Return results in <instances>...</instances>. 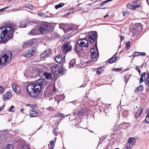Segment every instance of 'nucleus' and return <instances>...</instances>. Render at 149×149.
Returning a JSON list of instances; mask_svg holds the SVG:
<instances>
[{
	"label": "nucleus",
	"mask_w": 149,
	"mask_h": 149,
	"mask_svg": "<svg viewBox=\"0 0 149 149\" xmlns=\"http://www.w3.org/2000/svg\"><path fill=\"white\" fill-rule=\"evenodd\" d=\"M45 81L43 79H39L33 83L29 84L27 87L28 93L32 97L38 96L42 88L46 85Z\"/></svg>",
	"instance_id": "f257e3e1"
},
{
	"label": "nucleus",
	"mask_w": 149,
	"mask_h": 149,
	"mask_svg": "<svg viewBox=\"0 0 149 149\" xmlns=\"http://www.w3.org/2000/svg\"><path fill=\"white\" fill-rule=\"evenodd\" d=\"M15 29V25L12 24L9 26L2 27L0 28V42L6 43L13 37V33Z\"/></svg>",
	"instance_id": "f03ea898"
},
{
	"label": "nucleus",
	"mask_w": 149,
	"mask_h": 149,
	"mask_svg": "<svg viewBox=\"0 0 149 149\" xmlns=\"http://www.w3.org/2000/svg\"><path fill=\"white\" fill-rule=\"evenodd\" d=\"M88 45V41L86 38H80L77 40V44L75 47V51L79 57L83 56L84 53L82 50V47H87Z\"/></svg>",
	"instance_id": "7ed1b4c3"
},
{
	"label": "nucleus",
	"mask_w": 149,
	"mask_h": 149,
	"mask_svg": "<svg viewBox=\"0 0 149 149\" xmlns=\"http://www.w3.org/2000/svg\"><path fill=\"white\" fill-rule=\"evenodd\" d=\"M50 67L52 72L54 74L59 73L63 75L64 73V69L63 68V66H60L58 64H52L50 65Z\"/></svg>",
	"instance_id": "20e7f679"
},
{
	"label": "nucleus",
	"mask_w": 149,
	"mask_h": 149,
	"mask_svg": "<svg viewBox=\"0 0 149 149\" xmlns=\"http://www.w3.org/2000/svg\"><path fill=\"white\" fill-rule=\"evenodd\" d=\"M87 38H88L90 43H95L94 45H97V34L96 32L91 31L89 32Z\"/></svg>",
	"instance_id": "39448f33"
},
{
	"label": "nucleus",
	"mask_w": 149,
	"mask_h": 149,
	"mask_svg": "<svg viewBox=\"0 0 149 149\" xmlns=\"http://www.w3.org/2000/svg\"><path fill=\"white\" fill-rule=\"evenodd\" d=\"M51 29L50 25L45 23L41 24L38 29V31L42 33L49 32Z\"/></svg>",
	"instance_id": "423d86ee"
},
{
	"label": "nucleus",
	"mask_w": 149,
	"mask_h": 149,
	"mask_svg": "<svg viewBox=\"0 0 149 149\" xmlns=\"http://www.w3.org/2000/svg\"><path fill=\"white\" fill-rule=\"evenodd\" d=\"M70 42L69 43L65 42L62 47V51L65 54H66L68 52L71 51L72 50V46L70 44Z\"/></svg>",
	"instance_id": "0eeeda50"
},
{
	"label": "nucleus",
	"mask_w": 149,
	"mask_h": 149,
	"mask_svg": "<svg viewBox=\"0 0 149 149\" xmlns=\"http://www.w3.org/2000/svg\"><path fill=\"white\" fill-rule=\"evenodd\" d=\"M36 52V50L34 49H30L26 51L24 54L23 55L26 57H29L35 54Z\"/></svg>",
	"instance_id": "6e6552de"
},
{
	"label": "nucleus",
	"mask_w": 149,
	"mask_h": 149,
	"mask_svg": "<svg viewBox=\"0 0 149 149\" xmlns=\"http://www.w3.org/2000/svg\"><path fill=\"white\" fill-rule=\"evenodd\" d=\"M43 76L47 80H51L52 79V74L46 72L43 74Z\"/></svg>",
	"instance_id": "1a4fd4ad"
},
{
	"label": "nucleus",
	"mask_w": 149,
	"mask_h": 149,
	"mask_svg": "<svg viewBox=\"0 0 149 149\" xmlns=\"http://www.w3.org/2000/svg\"><path fill=\"white\" fill-rule=\"evenodd\" d=\"M90 52L92 58H97L98 56V54L97 52L94 51V49H91L90 50Z\"/></svg>",
	"instance_id": "9d476101"
},
{
	"label": "nucleus",
	"mask_w": 149,
	"mask_h": 149,
	"mask_svg": "<svg viewBox=\"0 0 149 149\" xmlns=\"http://www.w3.org/2000/svg\"><path fill=\"white\" fill-rule=\"evenodd\" d=\"M146 55V53L145 52H134L132 55V56L134 57L136 56H145Z\"/></svg>",
	"instance_id": "9b49d317"
},
{
	"label": "nucleus",
	"mask_w": 149,
	"mask_h": 149,
	"mask_svg": "<svg viewBox=\"0 0 149 149\" xmlns=\"http://www.w3.org/2000/svg\"><path fill=\"white\" fill-rule=\"evenodd\" d=\"M118 57H117L116 56V54H115L112 57L109 59L108 61L109 63H112L115 62L116 60H118Z\"/></svg>",
	"instance_id": "f8f14e48"
},
{
	"label": "nucleus",
	"mask_w": 149,
	"mask_h": 149,
	"mask_svg": "<svg viewBox=\"0 0 149 149\" xmlns=\"http://www.w3.org/2000/svg\"><path fill=\"white\" fill-rule=\"evenodd\" d=\"M14 91L17 94L19 93L20 91V89L19 86L17 85L12 86Z\"/></svg>",
	"instance_id": "ddd939ff"
},
{
	"label": "nucleus",
	"mask_w": 149,
	"mask_h": 149,
	"mask_svg": "<svg viewBox=\"0 0 149 149\" xmlns=\"http://www.w3.org/2000/svg\"><path fill=\"white\" fill-rule=\"evenodd\" d=\"M136 140L135 138L133 137L129 138L128 140V143L132 145H134L135 142Z\"/></svg>",
	"instance_id": "4468645a"
},
{
	"label": "nucleus",
	"mask_w": 149,
	"mask_h": 149,
	"mask_svg": "<svg viewBox=\"0 0 149 149\" xmlns=\"http://www.w3.org/2000/svg\"><path fill=\"white\" fill-rule=\"evenodd\" d=\"M34 43L35 42H32L31 40L29 42H26L23 45V47L24 48L25 47L31 46L33 45Z\"/></svg>",
	"instance_id": "2eb2a0df"
},
{
	"label": "nucleus",
	"mask_w": 149,
	"mask_h": 149,
	"mask_svg": "<svg viewBox=\"0 0 149 149\" xmlns=\"http://www.w3.org/2000/svg\"><path fill=\"white\" fill-rule=\"evenodd\" d=\"M144 81L146 84L149 85V74H146Z\"/></svg>",
	"instance_id": "dca6fc26"
},
{
	"label": "nucleus",
	"mask_w": 149,
	"mask_h": 149,
	"mask_svg": "<svg viewBox=\"0 0 149 149\" xmlns=\"http://www.w3.org/2000/svg\"><path fill=\"white\" fill-rule=\"evenodd\" d=\"M63 60V57L60 55H57L55 58L56 61L57 63H60Z\"/></svg>",
	"instance_id": "f3484780"
},
{
	"label": "nucleus",
	"mask_w": 149,
	"mask_h": 149,
	"mask_svg": "<svg viewBox=\"0 0 149 149\" xmlns=\"http://www.w3.org/2000/svg\"><path fill=\"white\" fill-rule=\"evenodd\" d=\"M127 8H129L130 9H133V10H134L139 7V5H136L133 6L130 3H128L127 4Z\"/></svg>",
	"instance_id": "a211bd4d"
},
{
	"label": "nucleus",
	"mask_w": 149,
	"mask_h": 149,
	"mask_svg": "<svg viewBox=\"0 0 149 149\" xmlns=\"http://www.w3.org/2000/svg\"><path fill=\"white\" fill-rule=\"evenodd\" d=\"M39 115V113L38 112L34 111H31L30 113V116L31 117H36Z\"/></svg>",
	"instance_id": "6ab92c4d"
},
{
	"label": "nucleus",
	"mask_w": 149,
	"mask_h": 149,
	"mask_svg": "<svg viewBox=\"0 0 149 149\" xmlns=\"http://www.w3.org/2000/svg\"><path fill=\"white\" fill-rule=\"evenodd\" d=\"M29 34H31L32 35H36L38 34L37 33V30H36L34 29H33L29 32Z\"/></svg>",
	"instance_id": "aec40b11"
},
{
	"label": "nucleus",
	"mask_w": 149,
	"mask_h": 149,
	"mask_svg": "<svg viewBox=\"0 0 149 149\" xmlns=\"http://www.w3.org/2000/svg\"><path fill=\"white\" fill-rule=\"evenodd\" d=\"M11 93L9 92H7L6 95L3 96L4 99H9L11 97Z\"/></svg>",
	"instance_id": "412c9836"
},
{
	"label": "nucleus",
	"mask_w": 149,
	"mask_h": 149,
	"mask_svg": "<svg viewBox=\"0 0 149 149\" xmlns=\"http://www.w3.org/2000/svg\"><path fill=\"white\" fill-rule=\"evenodd\" d=\"M143 90L142 86H140L136 88L134 91L135 93H137L139 91H142Z\"/></svg>",
	"instance_id": "4be33fe9"
},
{
	"label": "nucleus",
	"mask_w": 149,
	"mask_h": 149,
	"mask_svg": "<svg viewBox=\"0 0 149 149\" xmlns=\"http://www.w3.org/2000/svg\"><path fill=\"white\" fill-rule=\"evenodd\" d=\"M74 65V60L72 59L69 63V68H73Z\"/></svg>",
	"instance_id": "5701e85b"
},
{
	"label": "nucleus",
	"mask_w": 149,
	"mask_h": 149,
	"mask_svg": "<svg viewBox=\"0 0 149 149\" xmlns=\"http://www.w3.org/2000/svg\"><path fill=\"white\" fill-rule=\"evenodd\" d=\"M146 73L145 72H143L142 73L141 75V77L140 79V81H139V83H142L143 82V77H145L146 76Z\"/></svg>",
	"instance_id": "b1692460"
},
{
	"label": "nucleus",
	"mask_w": 149,
	"mask_h": 149,
	"mask_svg": "<svg viewBox=\"0 0 149 149\" xmlns=\"http://www.w3.org/2000/svg\"><path fill=\"white\" fill-rule=\"evenodd\" d=\"M103 68V67L98 68L97 70V73L98 74H101L104 70Z\"/></svg>",
	"instance_id": "393cba45"
},
{
	"label": "nucleus",
	"mask_w": 149,
	"mask_h": 149,
	"mask_svg": "<svg viewBox=\"0 0 149 149\" xmlns=\"http://www.w3.org/2000/svg\"><path fill=\"white\" fill-rule=\"evenodd\" d=\"M64 4L63 3H61L58 4L55 6V8L56 9H57L60 8L62 7L63 6H64Z\"/></svg>",
	"instance_id": "a878e982"
},
{
	"label": "nucleus",
	"mask_w": 149,
	"mask_h": 149,
	"mask_svg": "<svg viewBox=\"0 0 149 149\" xmlns=\"http://www.w3.org/2000/svg\"><path fill=\"white\" fill-rule=\"evenodd\" d=\"M51 52V49H46L43 53V55H45V56H47L50 54Z\"/></svg>",
	"instance_id": "bb28decb"
},
{
	"label": "nucleus",
	"mask_w": 149,
	"mask_h": 149,
	"mask_svg": "<svg viewBox=\"0 0 149 149\" xmlns=\"http://www.w3.org/2000/svg\"><path fill=\"white\" fill-rule=\"evenodd\" d=\"M25 7L30 10H32L33 8V5L29 4H26L25 6Z\"/></svg>",
	"instance_id": "cd10ccee"
},
{
	"label": "nucleus",
	"mask_w": 149,
	"mask_h": 149,
	"mask_svg": "<svg viewBox=\"0 0 149 149\" xmlns=\"http://www.w3.org/2000/svg\"><path fill=\"white\" fill-rule=\"evenodd\" d=\"M147 112L148 113V115L145 119V121L146 123H149V108Z\"/></svg>",
	"instance_id": "c85d7f7f"
},
{
	"label": "nucleus",
	"mask_w": 149,
	"mask_h": 149,
	"mask_svg": "<svg viewBox=\"0 0 149 149\" xmlns=\"http://www.w3.org/2000/svg\"><path fill=\"white\" fill-rule=\"evenodd\" d=\"M38 15L39 16H41L42 17H47V15L45 14L40 11H39L38 12Z\"/></svg>",
	"instance_id": "c756f323"
},
{
	"label": "nucleus",
	"mask_w": 149,
	"mask_h": 149,
	"mask_svg": "<svg viewBox=\"0 0 149 149\" xmlns=\"http://www.w3.org/2000/svg\"><path fill=\"white\" fill-rule=\"evenodd\" d=\"M55 117H61L62 118H64V114H62V113L58 112L55 115Z\"/></svg>",
	"instance_id": "7c9ffc66"
},
{
	"label": "nucleus",
	"mask_w": 149,
	"mask_h": 149,
	"mask_svg": "<svg viewBox=\"0 0 149 149\" xmlns=\"http://www.w3.org/2000/svg\"><path fill=\"white\" fill-rule=\"evenodd\" d=\"M50 146L49 147V149H53L54 147V142L53 141H51L50 142Z\"/></svg>",
	"instance_id": "2f4dec72"
},
{
	"label": "nucleus",
	"mask_w": 149,
	"mask_h": 149,
	"mask_svg": "<svg viewBox=\"0 0 149 149\" xmlns=\"http://www.w3.org/2000/svg\"><path fill=\"white\" fill-rule=\"evenodd\" d=\"M124 149H131L130 146L128 143H126Z\"/></svg>",
	"instance_id": "473e14b6"
},
{
	"label": "nucleus",
	"mask_w": 149,
	"mask_h": 149,
	"mask_svg": "<svg viewBox=\"0 0 149 149\" xmlns=\"http://www.w3.org/2000/svg\"><path fill=\"white\" fill-rule=\"evenodd\" d=\"M130 125L129 123H123L122 124V126L124 128H126L130 126Z\"/></svg>",
	"instance_id": "72a5a7b5"
},
{
	"label": "nucleus",
	"mask_w": 149,
	"mask_h": 149,
	"mask_svg": "<svg viewBox=\"0 0 149 149\" xmlns=\"http://www.w3.org/2000/svg\"><path fill=\"white\" fill-rule=\"evenodd\" d=\"M142 110L143 108L142 107H140L137 110L136 113H137V114H139V115H140L142 111Z\"/></svg>",
	"instance_id": "f704fd0d"
},
{
	"label": "nucleus",
	"mask_w": 149,
	"mask_h": 149,
	"mask_svg": "<svg viewBox=\"0 0 149 149\" xmlns=\"http://www.w3.org/2000/svg\"><path fill=\"white\" fill-rule=\"evenodd\" d=\"M120 127L118 126H115L113 127V132H115L119 130Z\"/></svg>",
	"instance_id": "c9c22d12"
},
{
	"label": "nucleus",
	"mask_w": 149,
	"mask_h": 149,
	"mask_svg": "<svg viewBox=\"0 0 149 149\" xmlns=\"http://www.w3.org/2000/svg\"><path fill=\"white\" fill-rule=\"evenodd\" d=\"M13 146L11 144H9L6 147L5 149H12L13 148Z\"/></svg>",
	"instance_id": "e433bc0d"
},
{
	"label": "nucleus",
	"mask_w": 149,
	"mask_h": 149,
	"mask_svg": "<svg viewBox=\"0 0 149 149\" xmlns=\"http://www.w3.org/2000/svg\"><path fill=\"white\" fill-rule=\"evenodd\" d=\"M110 2L109 0H107L105 1H104L102 2V3H100V5L101 6H103L106 3H108V2Z\"/></svg>",
	"instance_id": "4c0bfd02"
},
{
	"label": "nucleus",
	"mask_w": 149,
	"mask_h": 149,
	"mask_svg": "<svg viewBox=\"0 0 149 149\" xmlns=\"http://www.w3.org/2000/svg\"><path fill=\"white\" fill-rule=\"evenodd\" d=\"M59 27L61 29L64 28L65 29L66 26H65L64 24L61 23L60 24Z\"/></svg>",
	"instance_id": "58836bf2"
},
{
	"label": "nucleus",
	"mask_w": 149,
	"mask_h": 149,
	"mask_svg": "<svg viewBox=\"0 0 149 149\" xmlns=\"http://www.w3.org/2000/svg\"><path fill=\"white\" fill-rule=\"evenodd\" d=\"M137 2L138 1L137 0H134L132 1V4L134 5H135L137 4Z\"/></svg>",
	"instance_id": "ea45409f"
},
{
	"label": "nucleus",
	"mask_w": 149,
	"mask_h": 149,
	"mask_svg": "<svg viewBox=\"0 0 149 149\" xmlns=\"http://www.w3.org/2000/svg\"><path fill=\"white\" fill-rule=\"evenodd\" d=\"M14 108V107L13 106H11V107L9 108V111H11V112H13L14 111L12 110V109H13Z\"/></svg>",
	"instance_id": "a19ab883"
},
{
	"label": "nucleus",
	"mask_w": 149,
	"mask_h": 149,
	"mask_svg": "<svg viewBox=\"0 0 149 149\" xmlns=\"http://www.w3.org/2000/svg\"><path fill=\"white\" fill-rule=\"evenodd\" d=\"M53 133L55 135H57V131L56 129H54L53 130Z\"/></svg>",
	"instance_id": "79ce46f5"
},
{
	"label": "nucleus",
	"mask_w": 149,
	"mask_h": 149,
	"mask_svg": "<svg viewBox=\"0 0 149 149\" xmlns=\"http://www.w3.org/2000/svg\"><path fill=\"white\" fill-rule=\"evenodd\" d=\"M66 39H67L66 38H65L64 37H62L61 38V41L62 42V41H65L66 40Z\"/></svg>",
	"instance_id": "37998d69"
},
{
	"label": "nucleus",
	"mask_w": 149,
	"mask_h": 149,
	"mask_svg": "<svg viewBox=\"0 0 149 149\" xmlns=\"http://www.w3.org/2000/svg\"><path fill=\"white\" fill-rule=\"evenodd\" d=\"M75 114H76L78 116H79L81 114V111L80 110L78 112L77 111L76 112H75Z\"/></svg>",
	"instance_id": "c03bdc74"
},
{
	"label": "nucleus",
	"mask_w": 149,
	"mask_h": 149,
	"mask_svg": "<svg viewBox=\"0 0 149 149\" xmlns=\"http://www.w3.org/2000/svg\"><path fill=\"white\" fill-rule=\"evenodd\" d=\"M4 89L3 87L0 86V93H3V91Z\"/></svg>",
	"instance_id": "a18cd8bd"
},
{
	"label": "nucleus",
	"mask_w": 149,
	"mask_h": 149,
	"mask_svg": "<svg viewBox=\"0 0 149 149\" xmlns=\"http://www.w3.org/2000/svg\"><path fill=\"white\" fill-rule=\"evenodd\" d=\"M22 149H30V148L27 146H24L22 147Z\"/></svg>",
	"instance_id": "49530a36"
},
{
	"label": "nucleus",
	"mask_w": 149,
	"mask_h": 149,
	"mask_svg": "<svg viewBox=\"0 0 149 149\" xmlns=\"http://www.w3.org/2000/svg\"><path fill=\"white\" fill-rule=\"evenodd\" d=\"M114 69V70L115 71H120L121 70V68H116Z\"/></svg>",
	"instance_id": "de8ad7c7"
},
{
	"label": "nucleus",
	"mask_w": 149,
	"mask_h": 149,
	"mask_svg": "<svg viewBox=\"0 0 149 149\" xmlns=\"http://www.w3.org/2000/svg\"><path fill=\"white\" fill-rule=\"evenodd\" d=\"M130 41H128L126 42V46L127 47H129L130 46Z\"/></svg>",
	"instance_id": "09e8293b"
},
{
	"label": "nucleus",
	"mask_w": 149,
	"mask_h": 149,
	"mask_svg": "<svg viewBox=\"0 0 149 149\" xmlns=\"http://www.w3.org/2000/svg\"><path fill=\"white\" fill-rule=\"evenodd\" d=\"M93 60H92V59H91V60H89L87 62L88 63H92L93 61Z\"/></svg>",
	"instance_id": "8fccbe9b"
},
{
	"label": "nucleus",
	"mask_w": 149,
	"mask_h": 149,
	"mask_svg": "<svg viewBox=\"0 0 149 149\" xmlns=\"http://www.w3.org/2000/svg\"><path fill=\"white\" fill-rule=\"evenodd\" d=\"M128 13V12L127 11H126L125 12H123V16H125Z\"/></svg>",
	"instance_id": "3c124183"
},
{
	"label": "nucleus",
	"mask_w": 149,
	"mask_h": 149,
	"mask_svg": "<svg viewBox=\"0 0 149 149\" xmlns=\"http://www.w3.org/2000/svg\"><path fill=\"white\" fill-rule=\"evenodd\" d=\"M81 64H79L78 65V64H77L76 65V66L77 67V68H81L82 67V66H81Z\"/></svg>",
	"instance_id": "603ef678"
},
{
	"label": "nucleus",
	"mask_w": 149,
	"mask_h": 149,
	"mask_svg": "<svg viewBox=\"0 0 149 149\" xmlns=\"http://www.w3.org/2000/svg\"><path fill=\"white\" fill-rule=\"evenodd\" d=\"M48 90H49L48 89H47L46 88L45 91V95H48V94H47V92L48 91Z\"/></svg>",
	"instance_id": "864d4df0"
},
{
	"label": "nucleus",
	"mask_w": 149,
	"mask_h": 149,
	"mask_svg": "<svg viewBox=\"0 0 149 149\" xmlns=\"http://www.w3.org/2000/svg\"><path fill=\"white\" fill-rule=\"evenodd\" d=\"M70 14V13L69 12H68V13H67L66 14H65L64 15V17H66L68 15H69Z\"/></svg>",
	"instance_id": "5fc2aeb1"
},
{
	"label": "nucleus",
	"mask_w": 149,
	"mask_h": 149,
	"mask_svg": "<svg viewBox=\"0 0 149 149\" xmlns=\"http://www.w3.org/2000/svg\"><path fill=\"white\" fill-rule=\"evenodd\" d=\"M125 38V37L123 36H121L120 37V39L121 41L123 40Z\"/></svg>",
	"instance_id": "6e6d98bb"
},
{
	"label": "nucleus",
	"mask_w": 149,
	"mask_h": 149,
	"mask_svg": "<svg viewBox=\"0 0 149 149\" xmlns=\"http://www.w3.org/2000/svg\"><path fill=\"white\" fill-rule=\"evenodd\" d=\"M140 115H139V114H137V113H136L135 116L136 118H137L140 116Z\"/></svg>",
	"instance_id": "4d7b16f0"
},
{
	"label": "nucleus",
	"mask_w": 149,
	"mask_h": 149,
	"mask_svg": "<svg viewBox=\"0 0 149 149\" xmlns=\"http://www.w3.org/2000/svg\"><path fill=\"white\" fill-rule=\"evenodd\" d=\"M20 10V9L19 8L18 9H13L12 10H13L14 11H17V10Z\"/></svg>",
	"instance_id": "13d9d810"
},
{
	"label": "nucleus",
	"mask_w": 149,
	"mask_h": 149,
	"mask_svg": "<svg viewBox=\"0 0 149 149\" xmlns=\"http://www.w3.org/2000/svg\"><path fill=\"white\" fill-rule=\"evenodd\" d=\"M124 80H125V81L126 84L127 83V79L126 78V77H124Z\"/></svg>",
	"instance_id": "bf43d9fd"
},
{
	"label": "nucleus",
	"mask_w": 149,
	"mask_h": 149,
	"mask_svg": "<svg viewBox=\"0 0 149 149\" xmlns=\"http://www.w3.org/2000/svg\"><path fill=\"white\" fill-rule=\"evenodd\" d=\"M138 71L139 72V74H140L141 72V71L140 70L139 68H138Z\"/></svg>",
	"instance_id": "052dcab7"
},
{
	"label": "nucleus",
	"mask_w": 149,
	"mask_h": 149,
	"mask_svg": "<svg viewBox=\"0 0 149 149\" xmlns=\"http://www.w3.org/2000/svg\"><path fill=\"white\" fill-rule=\"evenodd\" d=\"M9 7V6H7V7H6L5 8H3L4 9H4H6L8 8Z\"/></svg>",
	"instance_id": "680f3d73"
},
{
	"label": "nucleus",
	"mask_w": 149,
	"mask_h": 149,
	"mask_svg": "<svg viewBox=\"0 0 149 149\" xmlns=\"http://www.w3.org/2000/svg\"><path fill=\"white\" fill-rule=\"evenodd\" d=\"M146 1L147 2V3L148 4L149 6V0H147Z\"/></svg>",
	"instance_id": "e2e57ef3"
},
{
	"label": "nucleus",
	"mask_w": 149,
	"mask_h": 149,
	"mask_svg": "<svg viewBox=\"0 0 149 149\" xmlns=\"http://www.w3.org/2000/svg\"><path fill=\"white\" fill-rule=\"evenodd\" d=\"M40 56H41V57H45V56H43V55H42V54H41Z\"/></svg>",
	"instance_id": "0e129e2a"
},
{
	"label": "nucleus",
	"mask_w": 149,
	"mask_h": 149,
	"mask_svg": "<svg viewBox=\"0 0 149 149\" xmlns=\"http://www.w3.org/2000/svg\"><path fill=\"white\" fill-rule=\"evenodd\" d=\"M4 10V9H3V8H2L1 9H0V12H1L2 10Z\"/></svg>",
	"instance_id": "69168bd1"
},
{
	"label": "nucleus",
	"mask_w": 149,
	"mask_h": 149,
	"mask_svg": "<svg viewBox=\"0 0 149 149\" xmlns=\"http://www.w3.org/2000/svg\"><path fill=\"white\" fill-rule=\"evenodd\" d=\"M24 110V109H23V108H22L21 109V111H23Z\"/></svg>",
	"instance_id": "338daca9"
},
{
	"label": "nucleus",
	"mask_w": 149,
	"mask_h": 149,
	"mask_svg": "<svg viewBox=\"0 0 149 149\" xmlns=\"http://www.w3.org/2000/svg\"><path fill=\"white\" fill-rule=\"evenodd\" d=\"M108 16V15H106L104 16V17H107V16Z\"/></svg>",
	"instance_id": "774afa93"
}]
</instances>
